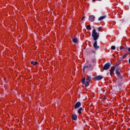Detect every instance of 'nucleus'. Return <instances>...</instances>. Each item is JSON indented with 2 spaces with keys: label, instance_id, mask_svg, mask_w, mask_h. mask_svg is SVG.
Masks as SVG:
<instances>
[{
  "label": "nucleus",
  "instance_id": "nucleus-1",
  "mask_svg": "<svg viewBox=\"0 0 130 130\" xmlns=\"http://www.w3.org/2000/svg\"><path fill=\"white\" fill-rule=\"evenodd\" d=\"M91 36L94 41L93 44V46L94 49H95V50H97V49L99 48V46L97 45V40H98V38H99V33L96 31L95 29H93L92 31Z\"/></svg>",
  "mask_w": 130,
  "mask_h": 130
},
{
  "label": "nucleus",
  "instance_id": "nucleus-2",
  "mask_svg": "<svg viewBox=\"0 0 130 130\" xmlns=\"http://www.w3.org/2000/svg\"><path fill=\"white\" fill-rule=\"evenodd\" d=\"M91 67H92V64L89 63V62H87L86 64H85L84 68H83V72L85 73V70H90L91 69Z\"/></svg>",
  "mask_w": 130,
  "mask_h": 130
},
{
  "label": "nucleus",
  "instance_id": "nucleus-3",
  "mask_svg": "<svg viewBox=\"0 0 130 130\" xmlns=\"http://www.w3.org/2000/svg\"><path fill=\"white\" fill-rule=\"evenodd\" d=\"M110 67H111L110 62H107L105 64L103 67V70H104V71H107V70H108Z\"/></svg>",
  "mask_w": 130,
  "mask_h": 130
},
{
  "label": "nucleus",
  "instance_id": "nucleus-4",
  "mask_svg": "<svg viewBox=\"0 0 130 130\" xmlns=\"http://www.w3.org/2000/svg\"><path fill=\"white\" fill-rule=\"evenodd\" d=\"M115 68H116V70H115V73L118 77L120 76V72H119V66L118 64H116L115 65Z\"/></svg>",
  "mask_w": 130,
  "mask_h": 130
},
{
  "label": "nucleus",
  "instance_id": "nucleus-5",
  "mask_svg": "<svg viewBox=\"0 0 130 130\" xmlns=\"http://www.w3.org/2000/svg\"><path fill=\"white\" fill-rule=\"evenodd\" d=\"M104 77L103 76L99 75L98 76H95L93 78L94 81H100V80H102Z\"/></svg>",
  "mask_w": 130,
  "mask_h": 130
},
{
  "label": "nucleus",
  "instance_id": "nucleus-6",
  "mask_svg": "<svg viewBox=\"0 0 130 130\" xmlns=\"http://www.w3.org/2000/svg\"><path fill=\"white\" fill-rule=\"evenodd\" d=\"M81 105H82V104H81V102H78L75 104L74 109H78V108H80V107H81Z\"/></svg>",
  "mask_w": 130,
  "mask_h": 130
},
{
  "label": "nucleus",
  "instance_id": "nucleus-7",
  "mask_svg": "<svg viewBox=\"0 0 130 130\" xmlns=\"http://www.w3.org/2000/svg\"><path fill=\"white\" fill-rule=\"evenodd\" d=\"M115 69H116V67H113L111 68V70L110 71V76H112L114 73V71H115Z\"/></svg>",
  "mask_w": 130,
  "mask_h": 130
},
{
  "label": "nucleus",
  "instance_id": "nucleus-8",
  "mask_svg": "<svg viewBox=\"0 0 130 130\" xmlns=\"http://www.w3.org/2000/svg\"><path fill=\"white\" fill-rule=\"evenodd\" d=\"M119 49L122 51H127L128 48L126 47L120 46Z\"/></svg>",
  "mask_w": 130,
  "mask_h": 130
},
{
  "label": "nucleus",
  "instance_id": "nucleus-9",
  "mask_svg": "<svg viewBox=\"0 0 130 130\" xmlns=\"http://www.w3.org/2000/svg\"><path fill=\"white\" fill-rule=\"evenodd\" d=\"M89 20L90 22H94L95 21V16L90 15L89 16Z\"/></svg>",
  "mask_w": 130,
  "mask_h": 130
},
{
  "label": "nucleus",
  "instance_id": "nucleus-10",
  "mask_svg": "<svg viewBox=\"0 0 130 130\" xmlns=\"http://www.w3.org/2000/svg\"><path fill=\"white\" fill-rule=\"evenodd\" d=\"M72 120H77V119H78V116L76 114H72Z\"/></svg>",
  "mask_w": 130,
  "mask_h": 130
},
{
  "label": "nucleus",
  "instance_id": "nucleus-11",
  "mask_svg": "<svg viewBox=\"0 0 130 130\" xmlns=\"http://www.w3.org/2000/svg\"><path fill=\"white\" fill-rule=\"evenodd\" d=\"M87 62L90 63V64H94L96 62L95 59H91L90 61H88Z\"/></svg>",
  "mask_w": 130,
  "mask_h": 130
},
{
  "label": "nucleus",
  "instance_id": "nucleus-12",
  "mask_svg": "<svg viewBox=\"0 0 130 130\" xmlns=\"http://www.w3.org/2000/svg\"><path fill=\"white\" fill-rule=\"evenodd\" d=\"M105 18H106V15H103V16L100 17L98 18V20H99V21H102V20H104V19H105Z\"/></svg>",
  "mask_w": 130,
  "mask_h": 130
},
{
  "label": "nucleus",
  "instance_id": "nucleus-13",
  "mask_svg": "<svg viewBox=\"0 0 130 130\" xmlns=\"http://www.w3.org/2000/svg\"><path fill=\"white\" fill-rule=\"evenodd\" d=\"M82 111H83V108H80L78 111L77 112L78 113H79V114H81V113H82Z\"/></svg>",
  "mask_w": 130,
  "mask_h": 130
},
{
  "label": "nucleus",
  "instance_id": "nucleus-14",
  "mask_svg": "<svg viewBox=\"0 0 130 130\" xmlns=\"http://www.w3.org/2000/svg\"><path fill=\"white\" fill-rule=\"evenodd\" d=\"M72 41L74 43H77V42H78V39L74 38L72 39Z\"/></svg>",
  "mask_w": 130,
  "mask_h": 130
},
{
  "label": "nucleus",
  "instance_id": "nucleus-15",
  "mask_svg": "<svg viewBox=\"0 0 130 130\" xmlns=\"http://www.w3.org/2000/svg\"><path fill=\"white\" fill-rule=\"evenodd\" d=\"M89 83H90L89 81H85V82L84 84H85V87H88V86H89V85H90V84H89Z\"/></svg>",
  "mask_w": 130,
  "mask_h": 130
},
{
  "label": "nucleus",
  "instance_id": "nucleus-16",
  "mask_svg": "<svg viewBox=\"0 0 130 130\" xmlns=\"http://www.w3.org/2000/svg\"><path fill=\"white\" fill-rule=\"evenodd\" d=\"M91 76H88L87 78L86 79V81L87 82H90L91 81Z\"/></svg>",
  "mask_w": 130,
  "mask_h": 130
},
{
  "label": "nucleus",
  "instance_id": "nucleus-17",
  "mask_svg": "<svg viewBox=\"0 0 130 130\" xmlns=\"http://www.w3.org/2000/svg\"><path fill=\"white\" fill-rule=\"evenodd\" d=\"M127 55H129V54L126 53V54H124V55L122 56V58H125V57H126V56H127Z\"/></svg>",
  "mask_w": 130,
  "mask_h": 130
},
{
  "label": "nucleus",
  "instance_id": "nucleus-18",
  "mask_svg": "<svg viewBox=\"0 0 130 130\" xmlns=\"http://www.w3.org/2000/svg\"><path fill=\"white\" fill-rule=\"evenodd\" d=\"M85 82H86V78L84 77L82 80V84H85Z\"/></svg>",
  "mask_w": 130,
  "mask_h": 130
},
{
  "label": "nucleus",
  "instance_id": "nucleus-19",
  "mask_svg": "<svg viewBox=\"0 0 130 130\" xmlns=\"http://www.w3.org/2000/svg\"><path fill=\"white\" fill-rule=\"evenodd\" d=\"M102 30V28L101 27H98L97 28L98 32H101Z\"/></svg>",
  "mask_w": 130,
  "mask_h": 130
},
{
  "label": "nucleus",
  "instance_id": "nucleus-20",
  "mask_svg": "<svg viewBox=\"0 0 130 130\" xmlns=\"http://www.w3.org/2000/svg\"><path fill=\"white\" fill-rule=\"evenodd\" d=\"M86 29H91V25H88L86 26Z\"/></svg>",
  "mask_w": 130,
  "mask_h": 130
},
{
  "label": "nucleus",
  "instance_id": "nucleus-21",
  "mask_svg": "<svg viewBox=\"0 0 130 130\" xmlns=\"http://www.w3.org/2000/svg\"><path fill=\"white\" fill-rule=\"evenodd\" d=\"M111 49H112L113 50H115V46H112L111 47Z\"/></svg>",
  "mask_w": 130,
  "mask_h": 130
},
{
  "label": "nucleus",
  "instance_id": "nucleus-22",
  "mask_svg": "<svg viewBox=\"0 0 130 130\" xmlns=\"http://www.w3.org/2000/svg\"><path fill=\"white\" fill-rule=\"evenodd\" d=\"M37 64H38V62H37V61H35L34 63V66H37Z\"/></svg>",
  "mask_w": 130,
  "mask_h": 130
},
{
  "label": "nucleus",
  "instance_id": "nucleus-23",
  "mask_svg": "<svg viewBox=\"0 0 130 130\" xmlns=\"http://www.w3.org/2000/svg\"><path fill=\"white\" fill-rule=\"evenodd\" d=\"M55 104H57V105H58L59 104V101H57L55 103Z\"/></svg>",
  "mask_w": 130,
  "mask_h": 130
},
{
  "label": "nucleus",
  "instance_id": "nucleus-24",
  "mask_svg": "<svg viewBox=\"0 0 130 130\" xmlns=\"http://www.w3.org/2000/svg\"><path fill=\"white\" fill-rule=\"evenodd\" d=\"M118 88H119V89H121V85H119Z\"/></svg>",
  "mask_w": 130,
  "mask_h": 130
},
{
  "label": "nucleus",
  "instance_id": "nucleus-25",
  "mask_svg": "<svg viewBox=\"0 0 130 130\" xmlns=\"http://www.w3.org/2000/svg\"><path fill=\"white\" fill-rule=\"evenodd\" d=\"M30 63H31V64H33V66H34V61H31L30 62Z\"/></svg>",
  "mask_w": 130,
  "mask_h": 130
},
{
  "label": "nucleus",
  "instance_id": "nucleus-26",
  "mask_svg": "<svg viewBox=\"0 0 130 130\" xmlns=\"http://www.w3.org/2000/svg\"><path fill=\"white\" fill-rule=\"evenodd\" d=\"M96 0H92V2H95ZM97 1H100V2H102V0H97Z\"/></svg>",
  "mask_w": 130,
  "mask_h": 130
},
{
  "label": "nucleus",
  "instance_id": "nucleus-27",
  "mask_svg": "<svg viewBox=\"0 0 130 130\" xmlns=\"http://www.w3.org/2000/svg\"><path fill=\"white\" fill-rule=\"evenodd\" d=\"M128 51H129V52H130V47L129 48H128Z\"/></svg>",
  "mask_w": 130,
  "mask_h": 130
},
{
  "label": "nucleus",
  "instance_id": "nucleus-28",
  "mask_svg": "<svg viewBox=\"0 0 130 130\" xmlns=\"http://www.w3.org/2000/svg\"><path fill=\"white\" fill-rule=\"evenodd\" d=\"M85 17L84 16V17L82 18V20H84V19H85Z\"/></svg>",
  "mask_w": 130,
  "mask_h": 130
},
{
  "label": "nucleus",
  "instance_id": "nucleus-29",
  "mask_svg": "<svg viewBox=\"0 0 130 130\" xmlns=\"http://www.w3.org/2000/svg\"><path fill=\"white\" fill-rule=\"evenodd\" d=\"M128 62H129V63H130V58L128 59Z\"/></svg>",
  "mask_w": 130,
  "mask_h": 130
},
{
  "label": "nucleus",
  "instance_id": "nucleus-30",
  "mask_svg": "<svg viewBox=\"0 0 130 130\" xmlns=\"http://www.w3.org/2000/svg\"><path fill=\"white\" fill-rule=\"evenodd\" d=\"M127 130H130V127L128 128Z\"/></svg>",
  "mask_w": 130,
  "mask_h": 130
}]
</instances>
